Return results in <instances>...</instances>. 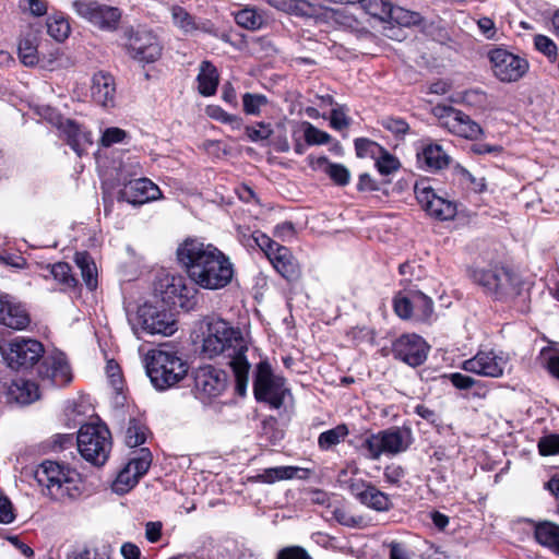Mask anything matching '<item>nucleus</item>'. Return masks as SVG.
<instances>
[{"label":"nucleus","instance_id":"39448f33","mask_svg":"<svg viewBox=\"0 0 559 559\" xmlns=\"http://www.w3.org/2000/svg\"><path fill=\"white\" fill-rule=\"evenodd\" d=\"M471 277L486 294L499 300H508L519 293L518 278L503 266L477 267Z\"/></svg>","mask_w":559,"mask_h":559},{"label":"nucleus","instance_id":"58836bf2","mask_svg":"<svg viewBox=\"0 0 559 559\" xmlns=\"http://www.w3.org/2000/svg\"><path fill=\"white\" fill-rule=\"evenodd\" d=\"M347 427L345 425H338L320 433L318 438V445L321 450H330L341 443L347 437Z\"/></svg>","mask_w":559,"mask_h":559},{"label":"nucleus","instance_id":"de8ad7c7","mask_svg":"<svg viewBox=\"0 0 559 559\" xmlns=\"http://www.w3.org/2000/svg\"><path fill=\"white\" fill-rule=\"evenodd\" d=\"M376 167L381 175H390L400 168L399 159L385 148L376 158Z\"/></svg>","mask_w":559,"mask_h":559},{"label":"nucleus","instance_id":"cd10ccee","mask_svg":"<svg viewBox=\"0 0 559 559\" xmlns=\"http://www.w3.org/2000/svg\"><path fill=\"white\" fill-rule=\"evenodd\" d=\"M420 168L426 170H440L450 164V156L439 144H428L417 153Z\"/></svg>","mask_w":559,"mask_h":559},{"label":"nucleus","instance_id":"09e8293b","mask_svg":"<svg viewBox=\"0 0 559 559\" xmlns=\"http://www.w3.org/2000/svg\"><path fill=\"white\" fill-rule=\"evenodd\" d=\"M456 175L460 180L465 183L471 190L477 193H481L486 190V180L484 177L477 178L471 174L467 169L457 166L455 168Z\"/></svg>","mask_w":559,"mask_h":559},{"label":"nucleus","instance_id":"9d476101","mask_svg":"<svg viewBox=\"0 0 559 559\" xmlns=\"http://www.w3.org/2000/svg\"><path fill=\"white\" fill-rule=\"evenodd\" d=\"M72 9L81 19L104 32L116 31L121 19L119 8L96 0H75L72 2Z\"/></svg>","mask_w":559,"mask_h":559},{"label":"nucleus","instance_id":"2f4dec72","mask_svg":"<svg viewBox=\"0 0 559 559\" xmlns=\"http://www.w3.org/2000/svg\"><path fill=\"white\" fill-rule=\"evenodd\" d=\"M488 58L493 68L499 70H525L527 61L503 48L489 51Z\"/></svg>","mask_w":559,"mask_h":559},{"label":"nucleus","instance_id":"5701e85b","mask_svg":"<svg viewBox=\"0 0 559 559\" xmlns=\"http://www.w3.org/2000/svg\"><path fill=\"white\" fill-rule=\"evenodd\" d=\"M31 318L24 306L15 297L0 292V324L12 330H24Z\"/></svg>","mask_w":559,"mask_h":559},{"label":"nucleus","instance_id":"37998d69","mask_svg":"<svg viewBox=\"0 0 559 559\" xmlns=\"http://www.w3.org/2000/svg\"><path fill=\"white\" fill-rule=\"evenodd\" d=\"M48 267L52 277L67 288H73L76 285V280L71 274V266L68 263L58 262Z\"/></svg>","mask_w":559,"mask_h":559},{"label":"nucleus","instance_id":"3c124183","mask_svg":"<svg viewBox=\"0 0 559 559\" xmlns=\"http://www.w3.org/2000/svg\"><path fill=\"white\" fill-rule=\"evenodd\" d=\"M17 7L22 13L36 17L44 16L48 10L46 0H19Z\"/></svg>","mask_w":559,"mask_h":559},{"label":"nucleus","instance_id":"2eb2a0df","mask_svg":"<svg viewBox=\"0 0 559 559\" xmlns=\"http://www.w3.org/2000/svg\"><path fill=\"white\" fill-rule=\"evenodd\" d=\"M193 292V287L188 286L181 275L165 274L155 284L156 295L171 308H190Z\"/></svg>","mask_w":559,"mask_h":559},{"label":"nucleus","instance_id":"b1692460","mask_svg":"<svg viewBox=\"0 0 559 559\" xmlns=\"http://www.w3.org/2000/svg\"><path fill=\"white\" fill-rule=\"evenodd\" d=\"M92 98L104 107L115 105L116 83L110 72H95L91 86Z\"/></svg>","mask_w":559,"mask_h":559},{"label":"nucleus","instance_id":"603ef678","mask_svg":"<svg viewBox=\"0 0 559 559\" xmlns=\"http://www.w3.org/2000/svg\"><path fill=\"white\" fill-rule=\"evenodd\" d=\"M400 275L402 276L401 283L409 285L415 281H419L424 275V270L416 263L405 262L399 267Z\"/></svg>","mask_w":559,"mask_h":559},{"label":"nucleus","instance_id":"338daca9","mask_svg":"<svg viewBox=\"0 0 559 559\" xmlns=\"http://www.w3.org/2000/svg\"><path fill=\"white\" fill-rule=\"evenodd\" d=\"M273 131L269 124L259 123V128H247V135L251 141L266 140L272 135Z\"/></svg>","mask_w":559,"mask_h":559},{"label":"nucleus","instance_id":"bb28decb","mask_svg":"<svg viewBox=\"0 0 559 559\" xmlns=\"http://www.w3.org/2000/svg\"><path fill=\"white\" fill-rule=\"evenodd\" d=\"M308 163L312 169L323 171L338 186H346L350 180V173L343 164L331 163L325 156L310 155Z\"/></svg>","mask_w":559,"mask_h":559},{"label":"nucleus","instance_id":"dca6fc26","mask_svg":"<svg viewBox=\"0 0 559 559\" xmlns=\"http://www.w3.org/2000/svg\"><path fill=\"white\" fill-rule=\"evenodd\" d=\"M345 476H347V471L342 469L338 474V481L345 484L349 492L361 504L380 512L391 509L392 502L385 492L362 479L346 480L344 479Z\"/></svg>","mask_w":559,"mask_h":559},{"label":"nucleus","instance_id":"412c9836","mask_svg":"<svg viewBox=\"0 0 559 559\" xmlns=\"http://www.w3.org/2000/svg\"><path fill=\"white\" fill-rule=\"evenodd\" d=\"M227 379L224 371L213 367L200 368L194 378L197 395L202 401L219 396L226 389Z\"/></svg>","mask_w":559,"mask_h":559},{"label":"nucleus","instance_id":"680f3d73","mask_svg":"<svg viewBox=\"0 0 559 559\" xmlns=\"http://www.w3.org/2000/svg\"><path fill=\"white\" fill-rule=\"evenodd\" d=\"M534 44L537 50L551 58L556 56L557 46L556 44L547 36L537 35L534 38Z\"/></svg>","mask_w":559,"mask_h":559},{"label":"nucleus","instance_id":"ea45409f","mask_svg":"<svg viewBox=\"0 0 559 559\" xmlns=\"http://www.w3.org/2000/svg\"><path fill=\"white\" fill-rule=\"evenodd\" d=\"M413 307L415 321L428 320L433 311V302L430 297L420 292L413 293Z\"/></svg>","mask_w":559,"mask_h":559},{"label":"nucleus","instance_id":"6e6d98bb","mask_svg":"<svg viewBox=\"0 0 559 559\" xmlns=\"http://www.w3.org/2000/svg\"><path fill=\"white\" fill-rule=\"evenodd\" d=\"M538 452L543 456L559 454V435L551 433L544 436L538 441Z\"/></svg>","mask_w":559,"mask_h":559},{"label":"nucleus","instance_id":"7c9ffc66","mask_svg":"<svg viewBox=\"0 0 559 559\" xmlns=\"http://www.w3.org/2000/svg\"><path fill=\"white\" fill-rule=\"evenodd\" d=\"M60 128L66 135L68 144L79 156L92 145L93 141L91 134L83 131L75 122L67 120Z\"/></svg>","mask_w":559,"mask_h":559},{"label":"nucleus","instance_id":"f03ea898","mask_svg":"<svg viewBox=\"0 0 559 559\" xmlns=\"http://www.w3.org/2000/svg\"><path fill=\"white\" fill-rule=\"evenodd\" d=\"M248 345L239 329L222 319H214L207 323L206 333L202 342V354L212 359L224 356L229 359V366L236 378V388L240 395L245 394L250 364L246 353Z\"/></svg>","mask_w":559,"mask_h":559},{"label":"nucleus","instance_id":"6ab92c4d","mask_svg":"<svg viewBox=\"0 0 559 559\" xmlns=\"http://www.w3.org/2000/svg\"><path fill=\"white\" fill-rule=\"evenodd\" d=\"M428 352V344L417 334H403L392 344L393 356L412 367L420 366Z\"/></svg>","mask_w":559,"mask_h":559},{"label":"nucleus","instance_id":"bf43d9fd","mask_svg":"<svg viewBox=\"0 0 559 559\" xmlns=\"http://www.w3.org/2000/svg\"><path fill=\"white\" fill-rule=\"evenodd\" d=\"M251 50L260 58L271 56L275 51V47L269 38L255 37L250 44Z\"/></svg>","mask_w":559,"mask_h":559},{"label":"nucleus","instance_id":"f8f14e48","mask_svg":"<svg viewBox=\"0 0 559 559\" xmlns=\"http://www.w3.org/2000/svg\"><path fill=\"white\" fill-rule=\"evenodd\" d=\"M253 391L258 401L266 402L273 408H280L284 404L287 389L285 379L275 376L270 364L262 361L257 367Z\"/></svg>","mask_w":559,"mask_h":559},{"label":"nucleus","instance_id":"72a5a7b5","mask_svg":"<svg viewBox=\"0 0 559 559\" xmlns=\"http://www.w3.org/2000/svg\"><path fill=\"white\" fill-rule=\"evenodd\" d=\"M323 17L330 25L337 28L350 32H357L360 28L359 21L347 9H326Z\"/></svg>","mask_w":559,"mask_h":559},{"label":"nucleus","instance_id":"aec40b11","mask_svg":"<svg viewBox=\"0 0 559 559\" xmlns=\"http://www.w3.org/2000/svg\"><path fill=\"white\" fill-rule=\"evenodd\" d=\"M43 382L51 386H64L72 380V372L67 357L62 353L46 356L38 369Z\"/></svg>","mask_w":559,"mask_h":559},{"label":"nucleus","instance_id":"49530a36","mask_svg":"<svg viewBox=\"0 0 559 559\" xmlns=\"http://www.w3.org/2000/svg\"><path fill=\"white\" fill-rule=\"evenodd\" d=\"M199 93L203 96L214 95L218 85L217 72H199L197 78Z\"/></svg>","mask_w":559,"mask_h":559},{"label":"nucleus","instance_id":"c03bdc74","mask_svg":"<svg viewBox=\"0 0 559 559\" xmlns=\"http://www.w3.org/2000/svg\"><path fill=\"white\" fill-rule=\"evenodd\" d=\"M384 147L379 145L377 142L371 141L367 138H358L355 140L356 155L360 158H377Z\"/></svg>","mask_w":559,"mask_h":559},{"label":"nucleus","instance_id":"0e129e2a","mask_svg":"<svg viewBox=\"0 0 559 559\" xmlns=\"http://www.w3.org/2000/svg\"><path fill=\"white\" fill-rule=\"evenodd\" d=\"M274 236L282 241H290L296 237V229L292 222H283L274 228Z\"/></svg>","mask_w":559,"mask_h":559},{"label":"nucleus","instance_id":"4d7b16f0","mask_svg":"<svg viewBox=\"0 0 559 559\" xmlns=\"http://www.w3.org/2000/svg\"><path fill=\"white\" fill-rule=\"evenodd\" d=\"M381 126L395 135H405L409 130V126L404 119L395 117L383 118Z\"/></svg>","mask_w":559,"mask_h":559},{"label":"nucleus","instance_id":"6e6552de","mask_svg":"<svg viewBox=\"0 0 559 559\" xmlns=\"http://www.w3.org/2000/svg\"><path fill=\"white\" fill-rule=\"evenodd\" d=\"M412 438L408 429L397 427L389 428L367 437L362 449L367 451V459L377 461L381 455H396L408 449Z\"/></svg>","mask_w":559,"mask_h":559},{"label":"nucleus","instance_id":"e2e57ef3","mask_svg":"<svg viewBox=\"0 0 559 559\" xmlns=\"http://www.w3.org/2000/svg\"><path fill=\"white\" fill-rule=\"evenodd\" d=\"M276 559H312L308 551L300 546H289L283 548Z\"/></svg>","mask_w":559,"mask_h":559},{"label":"nucleus","instance_id":"4c0bfd02","mask_svg":"<svg viewBox=\"0 0 559 559\" xmlns=\"http://www.w3.org/2000/svg\"><path fill=\"white\" fill-rule=\"evenodd\" d=\"M47 32L57 41H63L69 37L71 26L66 16L57 13L48 17Z\"/></svg>","mask_w":559,"mask_h":559},{"label":"nucleus","instance_id":"e433bc0d","mask_svg":"<svg viewBox=\"0 0 559 559\" xmlns=\"http://www.w3.org/2000/svg\"><path fill=\"white\" fill-rule=\"evenodd\" d=\"M420 22L421 17L419 13L394 5H392L388 20L385 21L388 24H396L403 27L418 25Z\"/></svg>","mask_w":559,"mask_h":559},{"label":"nucleus","instance_id":"9b49d317","mask_svg":"<svg viewBox=\"0 0 559 559\" xmlns=\"http://www.w3.org/2000/svg\"><path fill=\"white\" fill-rule=\"evenodd\" d=\"M130 322L135 334L144 332L169 336L177 331V322L173 313L147 304L139 307L134 320Z\"/></svg>","mask_w":559,"mask_h":559},{"label":"nucleus","instance_id":"c9c22d12","mask_svg":"<svg viewBox=\"0 0 559 559\" xmlns=\"http://www.w3.org/2000/svg\"><path fill=\"white\" fill-rule=\"evenodd\" d=\"M19 58L24 67H34L39 58L37 55L36 38L34 36L22 37L17 46Z\"/></svg>","mask_w":559,"mask_h":559},{"label":"nucleus","instance_id":"0eeeda50","mask_svg":"<svg viewBox=\"0 0 559 559\" xmlns=\"http://www.w3.org/2000/svg\"><path fill=\"white\" fill-rule=\"evenodd\" d=\"M78 449L81 455L95 465H103L111 449V436L102 424H85L78 433Z\"/></svg>","mask_w":559,"mask_h":559},{"label":"nucleus","instance_id":"864d4df0","mask_svg":"<svg viewBox=\"0 0 559 559\" xmlns=\"http://www.w3.org/2000/svg\"><path fill=\"white\" fill-rule=\"evenodd\" d=\"M266 102V97L261 94L246 93L242 96L243 110L248 115H259Z\"/></svg>","mask_w":559,"mask_h":559},{"label":"nucleus","instance_id":"f257e3e1","mask_svg":"<svg viewBox=\"0 0 559 559\" xmlns=\"http://www.w3.org/2000/svg\"><path fill=\"white\" fill-rule=\"evenodd\" d=\"M176 253L189 278L204 289H221L233 281L234 264L212 243L188 238L178 246Z\"/></svg>","mask_w":559,"mask_h":559},{"label":"nucleus","instance_id":"c756f323","mask_svg":"<svg viewBox=\"0 0 559 559\" xmlns=\"http://www.w3.org/2000/svg\"><path fill=\"white\" fill-rule=\"evenodd\" d=\"M170 14L174 25L179 28L183 34H192L197 31L212 33V26L209 23H199L197 20L182 7L173 5Z\"/></svg>","mask_w":559,"mask_h":559},{"label":"nucleus","instance_id":"a18cd8bd","mask_svg":"<svg viewBox=\"0 0 559 559\" xmlns=\"http://www.w3.org/2000/svg\"><path fill=\"white\" fill-rule=\"evenodd\" d=\"M302 128L304 138L308 145L326 144L331 140V135L328 132L318 129L310 122H302Z\"/></svg>","mask_w":559,"mask_h":559},{"label":"nucleus","instance_id":"473e14b6","mask_svg":"<svg viewBox=\"0 0 559 559\" xmlns=\"http://www.w3.org/2000/svg\"><path fill=\"white\" fill-rule=\"evenodd\" d=\"M535 538L538 544L559 555V525L544 521L535 526Z\"/></svg>","mask_w":559,"mask_h":559},{"label":"nucleus","instance_id":"ddd939ff","mask_svg":"<svg viewBox=\"0 0 559 559\" xmlns=\"http://www.w3.org/2000/svg\"><path fill=\"white\" fill-rule=\"evenodd\" d=\"M431 112L438 119L439 126L452 134L468 140H477L483 134V129L476 121L452 106L436 105L431 108Z\"/></svg>","mask_w":559,"mask_h":559},{"label":"nucleus","instance_id":"a211bd4d","mask_svg":"<svg viewBox=\"0 0 559 559\" xmlns=\"http://www.w3.org/2000/svg\"><path fill=\"white\" fill-rule=\"evenodd\" d=\"M508 360L503 352L479 350L474 357L463 361L462 369L481 377L500 378Z\"/></svg>","mask_w":559,"mask_h":559},{"label":"nucleus","instance_id":"4be33fe9","mask_svg":"<svg viewBox=\"0 0 559 559\" xmlns=\"http://www.w3.org/2000/svg\"><path fill=\"white\" fill-rule=\"evenodd\" d=\"M160 197L158 186L148 178L130 180L119 191V199L133 205H142Z\"/></svg>","mask_w":559,"mask_h":559},{"label":"nucleus","instance_id":"20e7f679","mask_svg":"<svg viewBox=\"0 0 559 559\" xmlns=\"http://www.w3.org/2000/svg\"><path fill=\"white\" fill-rule=\"evenodd\" d=\"M147 359L146 373L158 390L177 384L188 372L187 364L173 350L152 349Z\"/></svg>","mask_w":559,"mask_h":559},{"label":"nucleus","instance_id":"4468645a","mask_svg":"<svg viewBox=\"0 0 559 559\" xmlns=\"http://www.w3.org/2000/svg\"><path fill=\"white\" fill-rule=\"evenodd\" d=\"M414 192L419 205L429 216L439 221H449L456 215V204L438 195L429 180L416 181Z\"/></svg>","mask_w":559,"mask_h":559},{"label":"nucleus","instance_id":"13d9d810","mask_svg":"<svg viewBox=\"0 0 559 559\" xmlns=\"http://www.w3.org/2000/svg\"><path fill=\"white\" fill-rule=\"evenodd\" d=\"M127 138V132L120 128H107L102 135L100 143L105 147H109L116 143H121Z\"/></svg>","mask_w":559,"mask_h":559},{"label":"nucleus","instance_id":"69168bd1","mask_svg":"<svg viewBox=\"0 0 559 559\" xmlns=\"http://www.w3.org/2000/svg\"><path fill=\"white\" fill-rule=\"evenodd\" d=\"M269 4L284 12L294 13L305 5L300 0H267Z\"/></svg>","mask_w":559,"mask_h":559},{"label":"nucleus","instance_id":"f3484780","mask_svg":"<svg viewBox=\"0 0 559 559\" xmlns=\"http://www.w3.org/2000/svg\"><path fill=\"white\" fill-rule=\"evenodd\" d=\"M152 464V454L148 449L142 448L129 460L126 467L120 471L111 485L114 492L124 495L129 492L145 475Z\"/></svg>","mask_w":559,"mask_h":559},{"label":"nucleus","instance_id":"5fc2aeb1","mask_svg":"<svg viewBox=\"0 0 559 559\" xmlns=\"http://www.w3.org/2000/svg\"><path fill=\"white\" fill-rule=\"evenodd\" d=\"M276 471L278 481L293 478L307 479L311 474L309 468L298 466H276Z\"/></svg>","mask_w":559,"mask_h":559},{"label":"nucleus","instance_id":"1a4fd4ad","mask_svg":"<svg viewBox=\"0 0 559 559\" xmlns=\"http://www.w3.org/2000/svg\"><path fill=\"white\" fill-rule=\"evenodd\" d=\"M44 346L33 338L15 337L0 345V353L13 370H23L33 367L44 355Z\"/></svg>","mask_w":559,"mask_h":559},{"label":"nucleus","instance_id":"423d86ee","mask_svg":"<svg viewBox=\"0 0 559 559\" xmlns=\"http://www.w3.org/2000/svg\"><path fill=\"white\" fill-rule=\"evenodd\" d=\"M124 48L130 58L139 63H153L160 59L164 50L159 36L146 26L129 28L124 33Z\"/></svg>","mask_w":559,"mask_h":559},{"label":"nucleus","instance_id":"393cba45","mask_svg":"<svg viewBox=\"0 0 559 559\" xmlns=\"http://www.w3.org/2000/svg\"><path fill=\"white\" fill-rule=\"evenodd\" d=\"M38 397V385L23 378L12 380L7 390V400L9 403L27 405L35 402Z\"/></svg>","mask_w":559,"mask_h":559},{"label":"nucleus","instance_id":"79ce46f5","mask_svg":"<svg viewBox=\"0 0 559 559\" xmlns=\"http://www.w3.org/2000/svg\"><path fill=\"white\" fill-rule=\"evenodd\" d=\"M236 23L247 29H258L263 24V17L254 9L246 8L235 15Z\"/></svg>","mask_w":559,"mask_h":559},{"label":"nucleus","instance_id":"a878e982","mask_svg":"<svg viewBox=\"0 0 559 559\" xmlns=\"http://www.w3.org/2000/svg\"><path fill=\"white\" fill-rule=\"evenodd\" d=\"M269 260L284 278L294 281L299 276L298 263L288 248L276 247L275 252L269 254Z\"/></svg>","mask_w":559,"mask_h":559},{"label":"nucleus","instance_id":"774afa93","mask_svg":"<svg viewBox=\"0 0 559 559\" xmlns=\"http://www.w3.org/2000/svg\"><path fill=\"white\" fill-rule=\"evenodd\" d=\"M449 379H450L451 383L456 389H460V390H468V389L473 388L476 383L475 379H473L469 376L460 373V372L451 373L449 376Z\"/></svg>","mask_w":559,"mask_h":559},{"label":"nucleus","instance_id":"c85d7f7f","mask_svg":"<svg viewBox=\"0 0 559 559\" xmlns=\"http://www.w3.org/2000/svg\"><path fill=\"white\" fill-rule=\"evenodd\" d=\"M450 100L478 111H485L492 107L488 95L479 88L455 92L450 96Z\"/></svg>","mask_w":559,"mask_h":559},{"label":"nucleus","instance_id":"7ed1b4c3","mask_svg":"<svg viewBox=\"0 0 559 559\" xmlns=\"http://www.w3.org/2000/svg\"><path fill=\"white\" fill-rule=\"evenodd\" d=\"M35 480L41 492L53 500L64 501L81 496L83 483L80 474L55 461L43 462L34 473Z\"/></svg>","mask_w":559,"mask_h":559},{"label":"nucleus","instance_id":"f704fd0d","mask_svg":"<svg viewBox=\"0 0 559 559\" xmlns=\"http://www.w3.org/2000/svg\"><path fill=\"white\" fill-rule=\"evenodd\" d=\"M74 261L81 271L82 278L90 289L97 286V269L95 262L86 252H78Z\"/></svg>","mask_w":559,"mask_h":559},{"label":"nucleus","instance_id":"a19ab883","mask_svg":"<svg viewBox=\"0 0 559 559\" xmlns=\"http://www.w3.org/2000/svg\"><path fill=\"white\" fill-rule=\"evenodd\" d=\"M147 428L138 419H130L126 430V443L130 448L143 444L146 440Z\"/></svg>","mask_w":559,"mask_h":559},{"label":"nucleus","instance_id":"8fccbe9b","mask_svg":"<svg viewBox=\"0 0 559 559\" xmlns=\"http://www.w3.org/2000/svg\"><path fill=\"white\" fill-rule=\"evenodd\" d=\"M413 293L404 296L399 295L394 298V310L401 319H413L415 320L414 307H413Z\"/></svg>","mask_w":559,"mask_h":559},{"label":"nucleus","instance_id":"052dcab7","mask_svg":"<svg viewBox=\"0 0 559 559\" xmlns=\"http://www.w3.org/2000/svg\"><path fill=\"white\" fill-rule=\"evenodd\" d=\"M254 242L257 246L265 253V255L269 258V254L271 252H275L276 247H281L280 243L271 239L267 235L255 231L252 235Z\"/></svg>","mask_w":559,"mask_h":559}]
</instances>
